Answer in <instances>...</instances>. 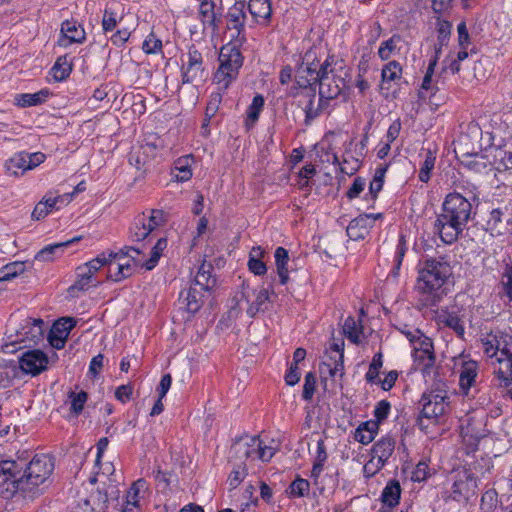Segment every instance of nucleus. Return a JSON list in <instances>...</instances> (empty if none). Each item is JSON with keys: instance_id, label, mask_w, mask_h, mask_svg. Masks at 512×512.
Here are the masks:
<instances>
[{"instance_id": "nucleus-1", "label": "nucleus", "mask_w": 512, "mask_h": 512, "mask_svg": "<svg viewBox=\"0 0 512 512\" xmlns=\"http://www.w3.org/2000/svg\"><path fill=\"white\" fill-rule=\"evenodd\" d=\"M22 466L13 460L0 462V496L10 499L16 495L33 500L42 494L43 484L54 470V462L48 455H35L28 463L23 474Z\"/></svg>"}, {"instance_id": "nucleus-2", "label": "nucleus", "mask_w": 512, "mask_h": 512, "mask_svg": "<svg viewBox=\"0 0 512 512\" xmlns=\"http://www.w3.org/2000/svg\"><path fill=\"white\" fill-rule=\"evenodd\" d=\"M416 288L423 307H436L447 295L446 284L453 276V268L446 256L425 257L418 266Z\"/></svg>"}, {"instance_id": "nucleus-3", "label": "nucleus", "mask_w": 512, "mask_h": 512, "mask_svg": "<svg viewBox=\"0 0 512 512\" xmlns=\"http://www.w3.org/2000/svg\"><path fill=\"white\" fill-rule=\"evenodd\" d=\"M472 213L471 203L459 193H450L442 204L434 228L446 244L454 243L466 227Z\"/></svg>"}, {"instance_id": "nucleus-4", "label": "nucleus", "mask_w": 512, "mask_h": 512, "mask_svg": "<svg viewBox=\"0 0 512 512\" xmlns=\"http://www.w3.org/2000/svg\"><path fill=\"white\" fill-rule=\"evenodd\" d=\"M449 396L443 387L432 388L422 394L419 400L420 415L417 419L421 430L427 431L429 425H436L440 418L447 413Z\"/></svg>"}, {"instance_id": "nucleus-5", "label": "nucleus", "mask_w": 512, "mask_h": 512, "mask_svg": "<svg viewBox=\"0 0 512 512\" xmlns=\"http://www.w3.org/2000/svg\"><path fill=\"white\" fill-rule=\"evenodd\" d=\"M219 62L220 65L215 73L214 80L219 85V89L225 90L237 77L243 58L238 48L227 44L220 50Z\"/></svg>"}, {"instance_id": "nucleus-6", "label": "nucleus", "mask_w": 512, "mask_h": 512, "mask_svg": "<svg viewBox=\"0 0 512 512\" xmlns=\"http://www.w3.org/2000/svg\"><path fill=\"white\" fill-rule=\"evenodd\" d=\"M275 448L263 445L259 436L241 437L231 446L230 454L236 460L260 459L268 462L275 455Z\"/></svg>"}, {"instance_id": "nucleus-7", "label": "nucleus", "mask_w": 512, "mask_h": 512, "mask_svg": "<svg viewBox=\"0 0 512 512\" xmlns=\"http://www.w3.org/2000/svg\"><path fill=\"white\" fill-rule=\"evenodd\" d=\"M342 68L341 63H338L333 56L326 58L323 62L322 77L318 82L320 97L333 99L341 93L345 81L338 71Z\"/></svg>"}, {"instance_id": "nucleus-8", "label": "nucleus", "mask_w": 512, "mask_h": 512, "mask_svg": "<svg viewBox=\"0 0 512 512\" xmlns=\"http://www.w3.org/2000/svg\"><path fill=\"white\" fill-rule=\"evenodd\" d=\"M182 83L197 85L205 79L202 54L194 47H190L182 57Z\"/></svg>"}, {"instance_id": "nucleus-9", "label": "nucleus", "mask_w": 512, "mask_h": 512, "mask_svg": "<svg viewBox=\"0 0 512 512\" xmlns=\"http://www.w3.org/2000/svg\"><path fill=\"white\" fill-rule=\"evenodd\" d=\"M323 63L317 60L315 51L309 50L303 57L297 75L301 86L317 84L321 79Z\"/></svg>"}, {"instance_id": "nucleus-10", "label": "nucleus", "mask_w": 512, "mask_h": 512, "mask_svg": "<svg viewBox=\"0 0 512 512\" xmlns=\"http://www.w3.org/2000/svg\"><path fill=\"white\" fill-rule=\"evenodd\" d=\"M19 364L26 374L36 376L47 369L48 357L41 350H29L22 354Z\"/></svg>"}, {"instance_id": "nucleus-11", "label": "nucleus", "mask_w": 512, "mask_h": 512, "mask_svg": "<svg viewBox=\"0 0 512 512\" xmlns=\"http://www.w3.org/2000/svg\"><path fill=\"white\" fill-rule=\"evenodd\" d=\"M76 323L77 321L73 317H62L55 321L48 335L50 344L56 349L63 348Z\"/></svg>"}, {"instance_id": "nucleus-12", "label": "nucleus", "mask_w": 512, "mask_h": 512, "mask_svg": "<svg viewBox=\"0 0 512 512\" xmlns=\"http://www.w3.org/2000/svg\"><path fill=\"white\" fill-rule=\"evenodd\" d=\"M493 374L498 380L499 387H508L512 384V356H498L491 360Z\"/></svg>"}, {"instance_id": "nucleus-13", "label": "nucleus", "mask_w": 512, "mask_h": 512, "mask_svg": "<svg viewBox=\"0 0 512 512\" xmlns=\"http://www.w3.org/2000/svg\"><path fill=\"white\" fill-rule=\"evenodd\" d=\"M245 2H235L227 13V27L233 31L231 37L238 38L244 29L245 24Z\"/></svg>"}, {"instance_id": "nucleus-14", "label": "nucleus", "mask_w": 512, "mask_h": 512, "mask_svg": "<svg viewBox=\"0 0 512 512\" xmlns=\"http://www.w3.org/2000/svg\"><path fill=\"white\" fill-rule=\"evenodd\" d=\"M326 353H335L336 358L334 359V367L330 363H322L320 365V372L322 374L328 373L331 377H334L338 372L340 376H343L344 370V341L342 339L334 341L329 350Z\"/></svg>"}, {"instance_id": "nucleus-15", "label": "nucleus", "mask_w": 512, "mask_h": 512, "mask_svg": "<svg viewBox=\"0 0 512 512\" xmlns=\"http://www.w3.org/2000/svg\"><path fill=\"white\" fill-rule=\"evenodd\" d=\"M478 363L474 360L463 361L459 372V386L465 395L476 386L478 377Z\"/></svg>"}, {"instance_id": "nucleus-16", "label": "nucleus", "mask_w": 512, "mask_h": 512, "mask_svg": "<svg viewBox=\"0 0 512 512\" xmlns=\"http://www.w3.org/2000/svg\"><path fill=\"white\" fill-rule=\"evenodd\" d=\"M395 448V440L391 437H382L374 443L371 449L372 459H377L376 470L384 467Z\"/></svg>"}, {"instance_id": "nucleus-17", "label": "nucleus", "mask_w": 512, "mask_h": 512, "mask_svg": "<svg viewBox=\"0 0 512 512\" xmlns=\"http://www.w3.org/2000/svg\"><path fill=\"white\" fill-rule=\"evenodd\" d=\"M85 39L84 29L74 21H65L61 26V36L58 43L62 47H67L72 43H80Z\"/></svg>"}, {"instance_id": "nucleus-18", "label": "nucleus", "mask_w": 512, "mask_h": 512, "mask_svg": "<svg viewBox=\"0 0 512 512\" xmlns=\"http://www.w3.org/2000/svg\"><path fill=\"white\" fill-rule=\"evenodd\" d=\"M256 298L253 302L250 303V289L249 286L243 284L242 285V292H241V300H245L247 303H249V306L247 308V314L249 317L254 318L260 311H264L265 307L264 305L269 300V292L267 289L262 288L256 293Z\"/></svg>"}, {"instance_id": "nucleus-19", "label": "nucleus", "mask_w": 512, "mask_h": 512, "mask_svg": "<svg viewBox=\"0 0 512 512\" xmlns=\"http://www.w3.org/2000/svg\"><path fill=\"white\" fill-rule=\"evenodd\" d=\"M371 228L370 215L362 214L350 221L346 233L351 240L358 241L365 239Z\"/></svg>"}, {"instance_id": "nucleus-20", "label": "nucleus", "mask_w": 512, "mask_h": 512, "mask_svg": "<svg viewBox=\"0 0 512 512\" xmlns=\"http://www.w3.org/2000/svg\"><path fill=\"white\" fill-rule=\"evenodd\" d=\"M476 479L471 474H464V478L457 479L452 485V498L456 501L468 500L475 494Z\"/></svg>"}, {"instance_id": "nucleus-21", "label": "nucleus", "mask_w": 512, "mask_h": 512, "mask_svg": "<svg viewBox=\"0 0 512 512\" xmlns=\"http://www.w3.org/2000/svg\"><path fill=\"white\" fill-rule=\"evenodd\" d=\"M81 239V236H76L64 242L47 245L37 252V254L35 255V260L44 262L52 261L55 258L60 257L63 254V251L66 247L80 241Z\"/></svg>"}, {"instance_id": "nucleus-22", "label": "nucleus", "mask_w": 512, "mask_h": 512, "mask_svg": "<svg viewBox=\"0 0 512 512\" xmlns=\"http://www.w3.org/2000/svg\"><path fill=\"white\" fill-rule=\"evenodd\" d=\"M248 9L256 22L262 24L268 23L272 13L269 0H250Z\"/></svg>"}, {"instance_id": "nucleus-23", "label": "nucleus", "mask_w": 512, "mask_h": 512, "mask_svg": "<svg viewBox=\"0 0 512 512\" xmlns=\"http://www.w3.org/2000/svg\"><path fill=\"white\" fill-rule=\"evenodd\" d=\"M119 253L109 252V253H101L96 258L90 260L89 262L77 267L80 271L87 274L90 280H93V277L96 272H98L103 266L107 265L110 262L111 258H116Z\"/></svg>"}, {"instance_id": "nucleus-24", "label": "nucleus", "mask_w": 512, "mask_h": 512, "mask_svg": "<svg viewBox=\"0 0 512 512\" xmlns=\"http://www.w3.org/2000/svg\"><path fill=\"white\" fill-rule=\"evenodd\" d=\"M146 490L147 483L144 479L135 481L127 492L123 512H134V509L139 507L140 494L145 493Z\"/></svg>"}, {"instance_id": "nucleus-25", "label": "nucleus", "mask_w": 512, "mask_h": 512, "mask_svg": "<svg viewBox=\"0 0 512 512\" xmlns=\"http://www.w3.org/2000/svg\"><path fill=\"white\" fill-rule=\"evenodd\" d=\"M401 496V487L398 480H390L381 494V501L384 505L392 508L398 505Z\"/></svg>"}, {"instance_id": "nucleus-26", "label": "nucleus", "mask_w": 512, "mask_h": 512, "mask_svg": "<svg viewBox=\"0 0 512 512\" xmlns=\"http://www.w3.org/2000/svg\"><path fill=\"white\" fill-rule=\"evenodd\" d=\"M212 270L211 264L203 263L196 273L194 284L205 291L212 289L216 285V278L211 274Z\"/></svg>"}, {"instance_id": "nucleus-27", "label": "nucleus", "mask_w": 512, "mask_h": 512, "mask_svg": "<svg viewBox=\"0 0 512 512\" xmlns=\"http://www.w3.org/2000/svg\"><path fill=\"white\" fill-rule=\"evenodd\" d=\"M49 96V91L46 89L40 90L36 93H23L15 96V103L19 107H31L39 105L46 101Z\"/></svg>"}, {"instance_id": "nucleus-28", "label": "nucleus", "mask_w": 512, "mask_h": 512, "mask_svg": "<svg viewBox=\"0 0 512 512\" xmlns=\"http://www.w3.org/2000/svg\"><path fill=\"white\" fill-rule=\"evenodd\" d=\"M274 257H275V264L277 267V274L279 276L280 283L282 285H285V284H287V282L289 280V275H288L289 271L287 268V264L289 261L288 250L285 249L284 247H278L275 250Z\"/></svg>"}, {"instance_id": "nucleus-29", "label": "nucleus", "mask_w": 512, "mask_h": 512, "mask_svg": "<svg viewBox=\"0 0 512 512\" xmlns=\"http://www.w3.org/2000/svg\"><path fill=\"white\" fill-rule=\"evenodd\" d=\"M44 321L42 319H28L27 325L23 328L24 338L33 343H38L44 335Z\"/></svg>"}, {"instance_id": "nucleus-30", "label": "nucleus", "mask_w": 512, "mask_h": 512, "mask_svg": "<svg viewBox=\"0 0 512 512\" xmlns=\"http://www.w3.org/2000/svg\"><path fill=\"white\" fill-rule=\"evenodd\" d=\"M199 18L204 27L216 29V15L214 11V2L212 0H203L199 6Z\"/></svg>"}, {"instance_id": "nucleus-31", "label": "nucleus", "mask_w": 512, "mask_h": 512, "mask_svg": "<svg viewBox=\"0 0 512 512\" xmlns=\"http://www.w3.org/2000/svg\"><path fill=\"white\" fill-rule=\"evenodd\" d=\"M437 53H438V50H436L434 58L430 60L427 71L423 78V81L421 84V90L419 91V96L421 98H426L429 95H433L436 90L435 87L432 85L431 79H432V76L434 74V69L437 64Z\"/></svg>"}, {"instance_id": "nucleus-32", "label": "nucleus", "mask_w": 512, "mask_h": 512, "mask_svg": "<svg viewBox=\"0 0 512 512\" xmlns=\"http://www.w3.org/2000/svg\"><path fill=\"white\" fill-rule=\"evenodd\" d=\"M481 512H500L502 510L499 505L498 493L495 489H489L484 492L480 503Z\"/></svg>"}, {"instance_id": "nucleus-33", "label": "nucleus", "mask_w": 512, "mask_h": 512, "mask_svg": "<svg viewBox=\"0 0 512 512\" xmlns=\"http://www.w3.org/2000/svg\"><path fill=\"white\" fill-rule=\"evenodd\" d=\"M232 460H235L233 470L231 471L228 482L231 489H235L247 476V466L245 464V460H236L235 458H232Z\"/></svg>"}, {"instance_id": "nucleus-34", "label": "nucleus", "mask_w": 512, "mask_h": 512, "mask_svg": "<svg viewBox=\"0 0 512 512\" xmlns=\"http://www.w3.org/2000/svg\"><path fill=\"white\" fill-rule=\"evenodd\" d=\"M5 162L4 171L9 176L19 177L26 171L33 170L41 162Z\"/></svg>"}, {"instance_id": "nucleus-35", "label": "nucleus", "mask_w": 512, "mask_h": 512, "mask_svg": "<svg viewBox=\"0 0 512 512\" xmlns=\"http://www.w3.org/2000/svg\"><path fill=\"white\" fill-rule=\"evenodd\" d=\"M502 216L503 212L499 208L490 211L489 217L486 220V230L489 231L492 235H501L503 233Z\"/></svg>"}, {"instance_id": "nucleus-36", "label": "nucleus", "mask_w": 512, "mask_h": 512, "mask_svg": "<svg viewBox=\"0 0 512 512\" xmlns=\"http://www.w3.org/2000/svg\"><path fill=\"white\" fill-rule=\"evenodd\" d=\"M361 332H362V326L359 325L353 317H351V316L347 317L343 324L344 335L352 343L359 344Z\"/></svg>"}, {"instance_id": "nucleus-37", "label": "nucleus", "mask_w": 512, "mask_h": 512, "mask_svg": "<svg viewBox=\"0 0 512 512\" xmlns=\"http://www.w3.org/2000/svg\"><path fill=\"white\" fill-rule=\"evenodd\" d=\"M72 71V64L67 56L59 57L52 68V74L56 81L66 79Z\"/></svg>"}, {"instance_id": "nucleus-38", "label": "nucleus", "mask_w": 512, "mask_h": 512, "mask_svg": "<svg viewBox=\"0 0 512 512\" xmlns=\"http://www.w3.org/2000/svg\"><path fill=\"white\" fill-rule=\"evenodd\" d=\"M26 269L25 262H12L0 269V281H9L22 274Z\"/></svg>"}, {"instance_id": "nucleus-39", "label": "nucleus", "mask_w": 512, "mask_h": 512, "mask_svg": "<svg viewBox=\"0 0 512 512\" xmlns=\"http://www.w3.org/2000/svg\"><path fill=\"white\" fill-rule=\"evenodd\" d=\"M401 37L394 35L390 39L381 43L378 49V55L382 60H388L398 50V45L401 43Z\"/></svg>"}, {"instance_id": "nucleus-40", "label": "nucleus", "mask_w": 512, "mask_h": 512, "mask_svg": "<svg viewBox=\"0 0 512 512\" xmlns=\"http://www.w3.org/2000/svg\"><path fill=\"white\" fill-rule=\"evenodd\" d=\"M481 157H492L494 160H505V158L508 157V160H512V143L509 145L506 144L504 147L490 146L484 150V154H482Z\"/></svg>"}, {"instance_id": "nucleus-41", "label": "nucleus", "mask_w": 512, "mask_h": 512, "mask_svg": "<svg viewBox=\"0 0 512 512\" xmlns=\"http://www.w3.org/2000/svg\"><path fill=\"white\" fill-rule=\"evenodd\" d=\"M99 283V281H97L96 283H92V280L89 279V276L77 268V280L73 285L69 287L68 292L70 293L71 296L74 297L77 296L76 291H85L90 286H98Z\"/></svg>"}, {"instance_id": "nucleus-42", "label": "nucleus", "mask_w": 512, "mask_h": 512, "mask_svg": "<svg viewBox=\"0 0 512 512\" xmlns=\"http://www.w3.org/2000/svg\"><path fill=\"white\" fill-rule=\"evenodd\" d=\"M309 490V481L299 476L296 477V479L288 487V493L290 497L294 498H300L308 495Z\"/></svg>"}, {"instance_id": "nucleus-43", "label": "nucleus", "mask_w": 512, "mask_h": 512, "mask_svg": "<svg viewBox=\"0 0 512 512\" xmlns=\"http://www.w3.org/2000/svg\"><path fill=\"white\" fill-rule=\"evenodd\" d=\"M414 362L416 363L418 369L422 370L423 372H428L435 363L434 351H430V353L414 351Z\"/></svg>"}, {"instance_id": "nucleus-44", "label": "nucleus", "mask_w": 512, "mask_h": 512, "mask_svg": "<svg viewBox=\"0 0 512 512\" xmlns=\"http://www.w3.org/2000/svg\"><path fill=\"white\" fill-rule=\"evenodd\" d=\"M150 232H148L147 227L145 226V216H139L134 225L130 228V239L132 241H142L148 237Z\"/></svg>"}, {"instance_id": "nucleus-45", "label": "nucleus", "mask_w": 512, "mask_h": 512, "mask_svg": "<svg viewBox=\"0 0 512 512\" xmlns=\"http://www.w3.org/2000/svg\"><path fill=\"white\" fill-rule=\"evenodd\" d=\"M402 75V67L397 61H390L382 69V81L392 82L400 79Z\"/></svg>"}, {"instance_id": "nucleus-46", "label": "nucleus", "mask_w": 512, "mask_h": 512, "mask_svg": "<svg viewBox=\"0 0 512 512\" xmlns=\"http://www.w3.org/2000/svg\"><path fill=\"white\" fill-rule=\"evenodd\" d=\"M441 322L444 323L445 326L451 328L458 336L462 337L465 333V328L462 320L453 313H445L440 316Z\"/></svg>"}, {"instance_id": "nucleus-47", "label": "nucleus", "mask_w": 512, "mask_h": 512, "mask_svg": "<svg viewBox=\"0 0 512 512\" xmlns=\"http://www.w3.org/2000/svg\"><path fill=\"white\" fill-rule=\"evenodd\" d=\"M382 366H383V355L381 352H378L373 356L372 362L370 363V366H369V370L365 375V379L368 383L376 382Z\"/></svg>"}, {"instance_id": "nucleus-48", "label": "nucleus", "mask_w": 512, "mask_h": 512, "mask_svg": "<svg viewBox=\"0 0 512 512\" xmlns=\"http://www.w3.org/2000/svg\"><path fill=\"white\" fill-rule=\"evenodd\" d=\"M264 106V98L256 95L251 105L247 109V123L253 125L259 118V114Z\"/></svg>"}, {"instance_id": "nucleus-49", "label": "nucleus", "mask_w": 512, "mask_h": 512, "mask_svg": "<svg viewBox=\"0 0 512 512\" xmlns=\"http://www.w3.org/2000/svg\"><path fill=\"white\" fill-rule=\"evenodd\" d=\"M495 347L498 356L512 357V336L507 334L496 335Z\"/></svg>"}, {"instance_id": "nucleus-50", "label": "nucleus", "mask_w": 512, "mask_h": 512, "mask_svg": "<svg viewBox=\"0 0 512 512\" xmlns=\"http://www.w3.org/2000/svg\"><path fill=\"white\" fill-rule=\"evenodd\" d=\"M69 399L71 400V412L78 416L83 411L88 394L85 391H80L79 393L70 392Z\"/></svg>"}, {"instance_id": "nucleus-51", "label": "nucleus", "mask_w": 512, "mask_h": 512, "mask_svg": "<svg viewBox=\"0 0 512 512\" xmlns=\"http://www.w3.org/2000/svg\"><path fill=\"white\" fill-rule=\"evenodd\" d=\"M187 310L190 313H196L202 306L201 297L196 288L191 287L187 292Z\"/></svg>"}, {"instance_id": "nucleus-52", "label": "nucleus", "mask_w": 512, "mask_h": 512, "mask_svg": "<svg viewBox=\"0 0 512 512\" xmlns=\"http://www.w3.org/2000/svg\"><path fill=\"white\" fill-rule=\"evenodd\" d=\"M316 388V376L313 372H308L305 375L303 385L302 397L304 400L309 401L312 399Z\"/></svg>"}, {"instance_id": "nucleus-53", "label": "nucleus", "mask_w": 512, "mask_h": 512, "mask_svg": "<svg viewBox=\"0 0 512 512\" xmlns=\"http://www.w3.org/2000/svg\"><path fill=\"white\" fill-rule=\"evenodd\" d=\"M416 333L418 334L416 341L414 344V351H423V353H430L433 351V343L432 340L425 336L420 330L416 329Z\"/></svg>"}, {"instance_id": "nucleus-54", "label": "nucleus", "mask_w": 512, "mask_h": 512, "mask_svg": "<svg viewBox=\"0 0 512 512\" xmlns=\"http://www.w3.org/2000/svg\"><path fill=\"white\" fill-rule=\"evenodd\" d=\"M165 222L164 212L162 210L154 209L151 211V215L146 220L145 226L148 229V232H152L157 227L161 226Z\"/></svg>"}, {"instance_id": "nucleus-55", "label": "nucleus", "mask_w": 512, "mask_h": 512, "mask_svg": "<svg viewBox=\"0 0 512 512\" xmlns=\"http://www.w3.org/2000/svg\"><path fill=\"white\" fill-rule=\"evenodd\" d=\"M481 342L483 351L490 360H493L495 357H498V352L495 347L496 335H490L487 338H483L481 339Z\"/></svg>"}, {"instance_id": "nucleus-56", "label": "nucleus", "mask_w": 512, "mask_h": 512, "mask_svg": "<svg viewBox=\"0 0 512 512\" xmlns=\"http://www.w3.org/2000/svg\"><path fill=\"white\" fill-rule=\"evenodd\" d=\"M467 135H461L456 143V146H455V153H456V157H473V156H478L477 152L472 149V150H466L464 149V145L467 144Z\"/></svg>"}, {"instance_id": "nucleus-57", "label": "nucleus", "mask_w": 512, "mask_h": 512, "mask_svg": "<svg viewBox=\"0 0 512 512\" xmlns=\"http://www.w3.org/2000/svg\"><path fill=\"white\" fill-rule=\"evenodd\" d=\"M390 409L391 405L387 400L379 401L374 409L375 421L378 423L384 421L388 417Z\"/></svg>"}, {"instance_id": "nucleus-58", "label": "nucleus", "mask_w": 512, "mask_h": 512, "mask_svg": "<svg viewBox=\"0 0 512 512\" xmlns=\"http://www.w3.org/2000/svg\"><path fill=\"white\" fill-rule=\"evenodd\" d=\"M504 292L512 302V263L507 264L502 275Z\"/></svg>"}, {"instance_id": "nucleus-59", "label": "nucleus", "mask_w": 512, "mask_h": 512, "mask_svg": "<svg viewBox=\"0 0 512 512\" xmlns=\"http://www.w3.org/2000/svg\"><path fill=\"white\" fill-rule=\"evenodd\" d=\"M162 42L155 35L150 34L147 36L145 41L143 42V50L147 54L157 53L161 50Z\"/></svg>"}, {"instance_id": "nucleus-60", "label": "nucleus", "mask_w": 512, "mask_h": 512, "mask_svg": "<svg viewBox=\"0 0 512 512\" xmlns=\"http://www.w3.org/2000/svg\"><path fill=\"white\" fill-rule=\"evenodd\" d=\"M171 175L177 182H185L192 177V171L189 165L176 166L171 170Z\"/></svg>"}, {"instance_id": "nucleus-61", "label": "nucleus", "mask_w": 512, "mask_h": 512, "mask_svg": "<svg viewBox=\"0 0 512 512\" xmlns=\"http://www.w3.org/2000/svg\"><path fill=\"white\" fill-rule=\"evenodd\" d=\"M365 186H366L365 179H363L361 177H356L354 179L352 185L346 192L347 198L350 200L357 198L360 195V193L364 190Z\"/></svg>"}, {"instance_id": "nucleus-62", "label": "nucleus", "mask_w": 512, "mask_h": 512, "mask_svg": "<svg viewBox=\"0 0 512 512\" xmlns=\"http://www.w3.org/2000/svg\"><path fill=\"white\" fill-rule=\"evenodd\" d=\"M316 173L315 167L310 162L306 166L302 167L299 172V186L305 188L309 186V179L312 178Z\"/></svg>"}, {"instance_id": "nucleus-63", "label": "nucleus", "mask_w": 512, "mask_h": 512, "mask_svg": "<svg viewBox=\"0 0 512 512\" xmlns=\"http://www.w3.org/2000/svg\"><path fill=\"white\" fill-rule=\"evenodd\" d=\"M117 25V14L109 9L104 11L102 27L105 32L112 31Z\"/></svg>"}, {"instance_id": "nucleus-64", "label": "nucleus", "mask_w": 512, "mask_h": 512, "mask_svg": "<svg viewBox=\"0 0 512 512\" xmlns=\"http://www.w3.org/2000/svg\"><path fill=\"white\" fill-rule=\"evenodd\" d=\"M90 499L94 504H97V507H93L94 510L97 509L98 512H104L107 508L108 496L106 492L97 490L96 493L91 495Z\"/></svg>"}]
</instances>
